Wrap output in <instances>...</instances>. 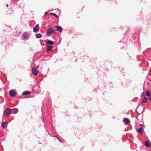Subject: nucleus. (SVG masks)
<instances>
[{
  "instance_id": "obj_15",
  "label": "nucleus",
  "mask_w": 151,
  "mask_h": 151,
  "mask_svg": "<svg viewBox=\"0 0 151 151\" xmlns=\"http://www.w3.org/2000/svg\"><path fill=\"white\" fill-rule=\"evenodd\" d=\"M39 28H33V31L34 32L36 33L38 32L39 31Z\"/></svg>"
},
{
  "instance_id": "obj_16",
  "label": "nucleus",
  "mask_w": 151,
  "mask_h": 151,
  "mask_svg": "<svg viewBox=\"0 0 151 151\" xmlns=\"http://www.w3.org/2000/svg\"><path fill=\"white\" fill-rule=\"evenodd\" d=\"M52 46H48L47 47V50L48 51H50L52 48Z\"/></svg>"
},
{
  "instance_id": "obj_12",
  "label": "nucleus",
  "mask_w": 151,
  "mask_h": 151,
  "mask_svg": "<svg viewBox=\"0 0 151 151\" xmlns=\"http://www.w3.org/2000/svg\"><path fill=\"white\" fill-rule=\"evenodd\" d=\"M35 35L37 38H40L42 37V35L40 33L36 34Z\"/></svg>"
},
{
  "instance_id": "obj_6",
  "label": "nucleus",
  "mask_w": 151,
  "mask_h": 151,
  "mask_svg": "<svg viewBox=\"0 0 151 151\" xmlns=\"http://www.w3.org/2000/svg\"><path fill=\"white\" fill-rule=\"evenodd\" d=\"M7 123L5 122H2L1 123V126L3 128H6L7 126Z\"/></svg>"
},
{
  "instance_id": "obj_3",
  "label": "nucleus",
  "mask_w": 151,
  "mask_h": 151,
  "mask_svg": "<svg viewBox=\"0 0 151 151\" xmlns=\"http://www.w3.org/2000/svg\"><path fill=\"white\" fill-rule=\"evenodd\" d=\"M32 73L35 76L37 75L38 74V71L36 70L35 68H32Z\"/></svg>"
},
{
  "instance_id": "obj_25",
  "label": "nucleus",
  "mask_w": 151,
  "mask_h": 151,
  "mask_svg": "<svg viewBox=\"0 0 151 151\" xmlns=\"http://www.w3.org/2000/svg\"><path fill=\"white\" fill-rule=\"evenodd\" d=\"M144 94V93H142V94H141V96H143V95Z\"/></svg>"
},
{
  "instance_id": "obj_8",
  "label": "nucleus",
  "mask_w": 151,
  "mask_h": 151,
  "mask_svg": "<svg viewBox=\"0 0 151 151\" xmlns=\"http://www.w3.org/2000/svg\"><path fill=\"white\" fill-rule=\"evenodd\" d=\"M12 112L14 114H16L18 112V109L17 108H13L12 109Z\"/></svg>"
},
{
  "instance_id": "obj_27",
  "label": "nucleus",
  "mask_w": 151,
  "mask_h": 151,
  "mask_svg": "<svg viewBox=\"0 0 151 151\" xmlns=\"http://www.w3.org/2000/svg\"><path fill=\"white\" fill-rule=\"evenodd\" d=\"M8 4H7V5H6V6H7V7H8Z\"/></svg>"
},
{
  "instance_id": "obj_19",
  "label": "nucleus",
  "mask_w": 151,
  "mask_h": 151,
  "mask_svg": "<svg viewBox=\"0 0 151 151\" xmlns=\"http://www.w3.org/2000/svg\"><path fill=\"white\" fill-rule=\"evenodd\" d=\"M50 14H51V15H53L54 16H55L56 18H57V17H58L57 15L56 14H55V13H50Z\"/></svg>"
},
{
  "instance_id": "obj_21",
  "label": "nucleus",
  "mask_w": 151,
  "mask_h": 151,
  "mask_svg": "<svg viewBox=\"0 0 151 151\" xmlns=\"http://www.w3.org/2000/svg\"><path fill=\"white\" fill-rule=\"evenodd\" d=\"M149 49H151V48H150V49H147V51H144L143 52H147V51H148L149 50Z\"/></svg>"
},
{
  "instance_id": "obj_10",
  "label": "nucleus",
  "mask_w": 151,
  "mask_h": 151,
  "mask_svg": "<svg viewBox=\"0 0 151 151\" xmlns=\"http://www.w3.org/2000/svg\"><path fill=\"white\" fill-rule=\"evenodd\" d=\"M57 30L59 32H62L63 31L62 28L60 26H57L56 27Z\"/></svg>"
},
{
  "instance_id": "obj_5",
  "label": "nucleus",
  "mask_w": 151,
  "mask_h": 151,
  "mask_svg": "<svg viewBox=\"0 0 151 151\" xmlns=\"http://www.w3.org/2000/svg\"><path fill=\"white\" fill-rule=\"evenodd\" d=\"M10 96L12 97H14L16 95L15 93L13 91L10 90L9 92Z\"/></svg>"
},
{
  "instance_id": "obj_26",
  "label": "nucleus",
  "mask_w": 151,
  "mask_h": 151,
  "mask_svg": "<svg viewBox=\"0 0 151 151\" xmlns=\"http://www.w3.org/2000/svg\"><path fill=\"white\" fill-rule=\"evenodd\" d=\"M149 100L150 101H151V97H150L149 98Z\"/></svg>"
},
{
  "instance_id": "obj_4",
  "label": "nucleus",
  "mask_w": 151,
  "mask_h": 151,
  "mask_svg": "<svg viewBox=\"0 0 151 151\" xmlns=\"http://www.w3.org/2000/svg\"><path fill=\"white\" fill-rule=\"evenodd\" d=\"M123 121L124 123L125 124H127L130 123L129 120L127 118H125L123 119Z\"/></svg>"
},
{
  "instance_id": "obj_28",
  "label": "nucleus",
  "mask_w": 151,
  "mask_h": 151,
  "mask_svg": "<svg viewBox=\"0 0 151 151\" xmlns=\"http://www.w3.org/2000/svg\"><path fill=\"white\" fill-rule=\"evenodd\" d=\"M54 137H56V136H55Z\"/></svg>"
},
{
  "instance_id": "obj_1",
  "label": "nucleus",
  "mask_w": 151,
  "mask_h": 151,
  "mask_svg": "<svg viewBox=\"0 0 151 151\" xmlns=\"http://www.w3.org/2000/svg\"><path fill=\"white\" fill-rule=\"evenodd\" d=\"M55 32L52 27H50L47 30V35L49 36Z\"/></svg>"
},
{
  "instance_id": "obj_17",
  "label": "nucleus",
  "mask_w": 151,
  "mask_h": 151,
  "mask_svg": "<svg viewBox=\"0 0 151 151\" xmlns=\"http://www.w3.org/2000/svg\"><path fill=\"white\" fill-rule=\"evenodd\" d=\"M138 132H139V133H141V134L143 133V132L142 131V127H140V128H139L138 129Z\"/></svg>"
},
{
  "instance_id": "obj_18",
  "label": "nucleus",
  "mask_w": 151,
  "mask_h": 151,
  "mask_svg": "<svg viewBox=\"0 0 151 151\" xmlns=\"http://www.w3.org/2000/svg\"><path fill=\"white\" fill-rule=\"evenodd\" d=\"M151 95V93L149 91H147L146 92V95L147 96H149Z\"/></svg>"
},
{
  "instance_id": "obj_11",
  "label": "nucleus",
  "mask_w": 151,
  "mask_h": 151,
  "mask_svg": "<svg viewBox=\"0 0 151 151\" xmlns=\"http://www.w3.org/2000/svg\"><path fill=\"white\" fill-rule=\"evenodd\" d=\"M30 94V92L29 91H27L24 92L22 93V95L23 96H25L29 94Z\"/></svg>"
},
{
  "instance_id": "obj_7",
  "label": "nucleus",
  "mask_w": 151,
  "mask_h": 151,
  "mask_svg": "<svg viewBox=\"0 0 151 151\" xmlns=\"http://www.w3.org/2000/svg\"><path fill=\"white\" fill-rule=\"evenodd\" d=\"M22 37L24 39L27 40L28 39V35L27 34H24L22 36Z\"/></svg>"
},
{
  "instance_id": "obj_2",
  "label": "nucleus",
  "mask_w": 151,
  "mask_h": 151,
  "mask_svg": "<svg viewBox=\"0 0 151 151\" xmlns=\"http://www.w3.org/2000/svg\"><path fill=\"white\" fill-rule=\"evenodd\" d=\"M11 113L10 109L9 108H6L4 111V114L5 115H9Z\"/></svg>"
},
{
  "instance_id": "obj_24",
  "label": "nucleus",
  "mask_w": 151,
  "mask_h": 151,
  "mask_svg": "<svg viewBox=\"0 0 151 151\" xmlns=\"http://www.w3.org/2000/svg\"><path fill=\"white\" fill-rule=\"evenodd\" d=\"M59 141L61 142H62V141L60 139H59L58 137H57Z\"/></svg>"
},
{
  "instance_id": "obj_23",
  "label": "nucleus",
  "mask_w": 151,
  "mask_h": 151,
  "mask_svg": "<svg viewBox=\"0 0 151 151\" xmlns=\"http://www.w3.org/2000/svg\"><path fill=\"white\" fill-rule=\"evenodd\" d=\"M45 14L46 15V14H48V13H47V12H46L45 13Z\"/></svg>"
},
{
  "instance_id": "obj_20",
  "label": "nucleus",
  "mask_w": 151,
  "mask_h": 151,
  "mask_svg": "<svg viewBox=\"0 0 151 151\" xmlns=\"http://www.w3.org/2000/svg\"><path fill=\"white\" fill-rule=\"evenodd\" d=\"M35 27H36L35 28H37L39 27V25L38 24H37L36 25Z\"/></svg>"
},
{
  "instance_id": "obj_22",
  "label": "nucleus",
  "mask_w": 151,
  "mask_h": 151,
  "mask_svg": "<svg viewBox=\"0 0 151 151\" xmlns=\"http://www.w3.org/2000/svg\"><path fill=\"white\" fill-rule=\"evenodd\" d=\"M39 67V66H36V67H35V68H35L36 69H36H37Z\"/></svg>"
},
{
  "instance_id": "obj_9",
  "label": "nucleus",
  "mask_w": 151,
  "mask_h": 151,
  "mask_svg": "<svg viewBox=\"0 0 151 151\" xmlns=\"http://www.w3.org/2000/svg\"><path fill=\"white\" fill-rule=\"evenodd\" d=\"M145 146L149 147H150V145L149 144V141H146L145 142Z\"/></svg>"
},
{
  "instance_id": "obj_13",
  "label": "nucleus",
  "mask_w": 151,
  "mask_h": 151,
  "mask_svg": "<svg viewBox=\"0 0 151 151\" xmlns=\"http://www.w3.org/2000/svg\"><path fill=\"white\" fill-rule=\"evenodd\" d=\"M47 43L49 45H51L53 44L54 42L52 41L51 40H48Z\"/></svg>"
},
{
  "instance_id": "obj_14",
  "label": "nucleus",
  "mask_w": 151,
  "mask_h": 151,
  "mask_svg": "<svg viewBox=\"0 0 151 151\" xmlns=\"http://www.w3.org/2000/svg\"><path fill=\"white\" fill-rule=\"evenodd\" d=\"M147 99L146 97H145L144 98L143 100H142V103H144L146 102L147 101Z\"/></svg>"
}]
</instances>
